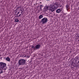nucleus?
<instances>
[{"label": "nucleus", "instance_id": "obj_11", "mask_svg": "<svg viewBox=\"0 0 79 79\" xmlns=\"http://www.w3.org/2000/svg\"><path fill=\"white\" fill-rule=\"evenodd\" d=\"M19 21L18 20V19L15 18V23L19 22Z\"/></svg>", "mask_w": 79, "mask_h": 79}, {"label": "nucleus", "instance_id": "obj_26", "mask_svg": "<svg viewBox=\"0 0 79 79\" xmlns=\"http://www.w3.org/2000/svg\"><path fill=\"white\" fill-rule=\"evenodd\" d=\"M59 7H61V6H59Z\"/></svg>", "mask_w": 79, "mask_h": 79}, {"label": "nucleus", "instance_id": "obj_19", "mask_svg": "<svg viewBox=\"0 0 79 79\" xmlns=\"http://www.w3.org/2000/svg\"><path fill=\"white\" fill-rule=\"evenodd\" d=\"M71 63H72V64H73V63H74L73 62V61H71Z\"/></svg>", "mask_w": 79, "mask_h": 79}, {"label": "nucleus", "instance_id": "obj_7", "mask_svg": "<svg viewBox=\"0 0 79 79\" xmlns=\"http://www.w3.org/2000/svg\"><path fill=\"white\" fill-rule=\"evenodd\" d=\"M44 11H47V10H48V6H45L44 8Z\"/></svg>", "mask_w": 79, "mask_h": 79}, {"label": "nucleus", "instance_id": "obj_9", "mask_svg": "<svg viewBox=\"0 0 79 79\" xmlns=\"http://www.w3.org/2000/svg\"><path fill=\"white\" fill-rule=\"evenodd\" d=\"M66 7V9H67V10H69L70 9V8L69 7V5H67L65 6Z\"/></svg>", "mask_w": 79, "mask_h": 79}, {"label": "nucleus", "instance_id": "obj_18", "mask_svg": "<svg viewBox=\"0 0 79 79\" xmlns=\"http://www.w3.org/2000/svg\"><path fill=\"white\" fill-rule=\"evenodd\" d=\"M20 13V12H19H19H18V13L17 14V15H18V14H19Z\"/></svg>", "mask_w": 79, "mask_h": 79}, {"label": "nucleus", "instance_id": "obj_4", "mask_svg": "<svg viewBox=\"0 0 79 79\" xmlns=\"http://www.w3.org/2000/svg\"><path fill=\"white\" fill-rule=\"evenodd\" d=\"M48 21V19L47 18L45 17L42 19L40 22L42 23V24H45L46 23H47Z\"/></svg>", "mask_w": 79, "mask_h": 79}, {"label": "nucleus", "instance_id": "obj_2", "mask_svg": "<svg viewBox=\"0 0 79 79\" xmlns=\"http://www.w3.org/2000/svg\"><path fill=\"white\" fill-rule=\"evenodd\" d=\"M26 60L22 59H21L19 60L18 64L19 65H24V64H26Z\"/></svg>", "mask_w": 79, "mask_h": 79}, {"label": "nucleus", "instance_id": "obj_21", "mask_svg": "<svg viewBox=\"0 0 79 79\" xmlns=\"http://www.w3.org/2000/svg\"><path fill=\"white\" fill-rule=\"evenodd\" d=\"M1 73V70H0V74H1V73Z\"/></svg>", "mask_w": 79, "mask_h": 79}, {"label": "nucleus", "instance_id": "obj_3", "mask_svg": "<svg viewBox=\"0 0 79 79\" xmlns=\"http://www.w3.org/2000/svg\"><path fill=\"white\" fill-rule=\"evenodd\" d=\"M40 47H41V45L40 44H38L36 45L35 46H32L31 48L32 50H38V49H39Z\"/></svg>", "mask_w": 79, "mask_h": 79}, {"label": "nucleus", "instance_id": "obj_27", "mask_svg": "<svg viewBox=\"0 0 79 79\" xmlns=\"http://www.w3.org/2000/svg\"><path fill=\"white\" fill-rule=\"evenodd\" d=\"M75 67H77V66H75Z\"/></svg>", "mask_w": 79, "mask_h": 79}, {"label": "nucleus", "instance_id": "obj_12", "mask_svg": "<svg viewBox=\"0 0 79 79\" xmlns=\"http://www.w3.org/2000/svg\"><path fill=\"white\" fill-rule=\"evenodd\" d=\"M40 10L41 11H42V8H43L44 6H43L42 5H40Z\"/></svg>", "mask_w": 79, "mask_h": 79}, {"label": "nucleus", "instance_id": "obj_25", "mask_svg": "<svg viewBox=\"0 0 79 79\" xmlns=\"http://www.w3.org/2000/svg\"><path fill=\"white\" fill-rule=\"evenodd\" d=\"M21 14H22V13H23V12H21Z\"/></svg>", "mask_w": 79, "mask_h": 79}, {"label": "nucleus", "instance_id": "obj_6", "mask_svg": "<svg viewBox=\"0 0 79 79\" xmlns=\"http://www.w3.org/2000/svg\"><path fill=\"white\" fill-rule=\"evenodd\" d=\"M53 6L56 9L60 6V4H58V3H56L54 4V5H53Z\"/></svg>", "mask_w": 79, "mask_h": 79}, {"label": "nucleus", "instance_id": "obj_22", "mask_svg": "<svg viewBox=\"0 0 79 79\" xmlns=\"http://www.w3.org/2000/svg\"><path fill=\"white\" fill-rule=\"evenodd\" d=\"M24 57H25V58H26V55H25V56H24Z\"/></svg>", "mask_w": 79, "mask_h": 79}, {"label": "nucleus", "instance_id": "obj_23", "mask_svg": "<svg viewBox=\"0 0 79 79\" xmlns=\"http://www.w3.org/2000/svg\"><path fill=\"white\" fill-rule=\"evenodd\" d=\"M46 0V1H50V0Z\"/></svg>", "mask_w": 79, "mask_h": 79}, {"label": "nucleus", "instance_id": "obj_28", "mask_svg": "<svg viewBox=\"0 0 79 79\" xmlns=\"http://www.w3.org/2000/svg\"><path fill=\"white\" fill-rule=\"evenodd\" d=\"M18 8H19V7H18Z\"/></svg>", "mask_w": 79, "mask_h": 79}, {"label": "nucleus", "instance_id": "obj_20", "mask_svg": "<svg viewBox=\"0 0 79 79\" xmlns=\"http://www.w3.org/2000/svg\"><path fill=\"white\" fill-rule=\"evenodd\" d=\"M21 16V14H20L19 15V16Z\"/></svg>", "mask_w": 79, "mask_h": 79}, {"label": "nucleus", "instance_id": "obj_5", "mask_svg": "<svg viewBox=\"0 0 79 79\" xmlns=\"http://www.w3.org/2000/svg\"><path fill=\"white\" fill-rule=\"evenodd\" d=\"M50 9L52 12L56 10V9L53 5L50 7Z\"/></svg>", "mask_w": 79, "mask_h": 79}, {"label": "nucleus", "instance_id": "obj_24", "mask_svg": "<svg viewBox=\"0 0 79 79\" xmlns=\"http://www.w3.org/2000/svg\"><path fill=\"white\" fill-rule=\"evenodd\" d=\"M20 11H21L22 12H23V10H20Z\"/></svg>", "mask_w": 79, "mask_h": 79}, {"label": "nucleus", "instance_id": "obj_14", "mask_svg": "<svg viewBox=\"0 0 79 79\" xmlns=\"http://www.w3.org/2000/svg\"><path fill=\"white\" fill-rule=\"evenodd\" d=\"M17 10H18V9H16L15 11V15H16V13H17V12H18V11H17Z\"/></svg>", "mask_w": 79, "mask_h": 79}, {"label": "nucleus", "instance_id": "obj_1", "mask_svg": "<svg viewBox=\"0 0 79 79\" xmlns=\"http://www.w3.org/2000/svg\"><path fill=\"white\" fill-rule=\"evenodd\" d=\"M7 67H6V64L3 63V62H0V69H2V70H1V74L4 73L5 70H6Z\"/></svg>", "mask_w": 79, "mask_h": 79}, {"label": "nucleus", "instance_id": "obj_10", "mask_svg": "<svg viewBox=\"0 0 79 79\" xmlns=\"http://www.w3.org/2000/svg\"><path fill=\"white\" fill-rule=\"evenodd\" d=\"M6 60L7 61H10V57H7L6 59Z\"/></svg>", "mask_w": 79, "mask_h": 79}, {"label": "nucleus", "instance_id": "obj_13", "mask_svg": "<svg viewBox=\"0 0 79 79\" xmlns=\"http://www.w3.org/2000/svg\"><path fill=\"white\" fill-rule=\"evenodd\" d=\"M43 18V15H41L39 16V19H41V18Z\"/></svg>", "mask_w": 79, "mask_h": 79}, {"label": "nucleus", "instance_id": "obj_17", "mask_svg": "<svg viewBox=\"0 0 79 79\" xmlns=\"http://www.w3.org/2000/svg\"><path fill=\"white\" fill-rule=\"evenodd\" d=\"M16 16H15V17H19V16L18 15V14H16Z\"/></svg>", "mask_w": 79, "mask_h": 79}, {"label": "nucleus", "instance_id": "obj_8", "mask_svg": "<svg viewBox=\"0 0 79 79\" xmlns=\"http://www.w3.org/2000/svg\"><path fill=\"white\" fill-rule=\"evenodd\" d=\"M61 11V10L60 9H58L56 10V13H60Z\"/></svg>", "mask_w": 79, "mask_h": 79}, {"label": "nucleus", "instance_id": "obj_16", "mask_svg": "<svg viewBox=\"0 0 79 79\" xmlns=\"http://www.w3.org/2000/svg\"><path fill=\"white\" fill-rule=\"evenodd\" d=\"M76 59H77H77H79V57L77 56V57H76Z\"/></svg>", "mask_w": 79, "mask_h": 79}, {"label": "nucleus", "instance_id": "obj_15", "mask_svg": "<svg viewBox=\"0 0 79 79\" xmlns=\"http://www.w3.org/2000/svg\"><path fill=\"white\" fill-rule=\"evenodd\" d=\"M75 35L77 37H79V34H77Z\"/></svg>", "mask_w": 79, "mask_h": 79}]
</instances>
